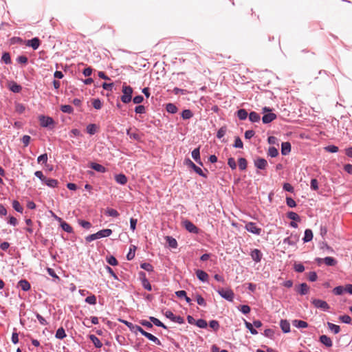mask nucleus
<instances>
[{"instance_id": "69168bd1", "label": "nucleus", "mask_w": 352, "mask_h": 352, "mask_svg": "<svg viewBox=\"0 0 352 352\" xmlns=\"http://www.w3.org/2000/svg\"><path fill=\"white\" fill-rule=\"evenodd\" d=\"M1 60L6 64H10L11 63V58H10V54L6 52H3L2 54Z\"/></svg>"}, {"instance_id": "6e6552de", "label": "nucleus", "mask_w": 352, "mask_h": 352, "mask_svg": "<svg viewBox=\"0 0 352 352\" xmlns=\"http://www.w3.org/2000/svg\"><path fill=\"white\" fill-rule=\"evenodd\" d=\"M182 226L184 228L191 234H198L201 230L193 223L188 219H185L182 221Z\"/></svg>"}, {"instance_id": "a18cd8bd", "label": "nucleus", "mask_w": 352, "mask_h": 352, "mask_svg": "<svg viewBox=\"0 0 352 352\" xmlns=\"http://www.w3.org/2000/svg\"><path fill=\"white\" fill-rule=\"evenodd\" d=\"M107 263L112 266H116L118 265V261L116 258L113 255H109L106 257Z\"/></svg>"}, {"instance_id": "f8f14e48", "label": "nucleus", "mask_w": 352, "mask_h": 352, "mask_svg": "<svg viewBox=\"0 0 352 352\" xmlns=\"http://www.w3.org/2000/svg\"><path fill=\"white\" fill-rule=\"evenodd\" d=\"M299 240V236L296 233H291L289 237L285 238L283 240V243L287 244L289 245H295Z\"/></svg>"}, {"instance_id": "603ef678", "label": "nucleus", "mask_w": 352, "mask_h": 352, "mask_svg": "<svg viewBox=\"0 0 352 352\" xmlns=\"http://www.w3.org/2000/svg\"><path fill=\"white\" fill-rule=\"evenodd\" d=\"M344 292H345V287L342 285L337 286L333 289V293L336 296H341Z\"/></svg>"}, {"instance_id": "aec40b11", "label": "nucleus", "mask_w": 352, "mask_h": 352, "mask_svg": "<svg viewBox=\"0 0 352 352\" xmlns=\"http://www.w3.org/2000/svg\"><path fill=\"white\" fill-rule=\"evenodd\" d=\"M56 219H57L59 221H60V228L67 233H73L74 230L72 227L66 221H62V219L56 216Z\"/></svg>"}, {"instance_id": "8fccbe9b", "label": "nucleus", "mask_w": 352, "mask_h": 352, "mask_svg": "<svg viewBox=\"0 0 352 352\" xmlns=\"http://www.w3.org/2000/svg\"><path fill=\"white\" fill-rule=\"evenodd\" d=\"M238 162L239 168L241 170H244L247 168L248 162L244 157H239Z\"/></svg>"}, {"instance_id": "13d9d810", "label": "nucleus", "mask_w": 352, "mask_h": 352, "mask_svg": "<svg viewBox=\"0 0 352 352\" xmlns=\"http://www.w3.org/2000/svg\"><path fill=\"white\" fill-rule=\"evenodd\" d=\"M85 302H87L89 305H95L97 302L96 296L94 294H91V295L87 296L85 298Z\"/></svg>"}, {"instance_id": "f3484780", "label": "nucleus", "mask_w": 352, "mask_h": 352, "mask_svg": "<svg viewBox=\"0 0 352 352\" xmlns=\"http://www.w3.org/2000/svg\"><path fill=\"white\" fill-rule=\"evenodd\" d=\"M296 290L300 295L305 296L309 292V287L307 283H302L296 287Z\"/></svg>"}, {"instance_id": "e433bc0d", "label": "nucleus", "mask_w": 352, "mask_h": 352, "mask_svg": "<svg viewBox=\"0 0 352 352\" xmlns=\"http://www.w3.org/2000/svg\"><path fill=\"white\" fill-rule=\"evenodd\" d=\"M137 248L135 245H131L129 247V252L127 253L126 258L127 261H131L134 258L135 255V250Z\"/></svg>"}, {"instance_id": "f704fd0d", "label": "nucleus", "mask_w": 352, "mask_h": 352, "mask_svg": "<svg viewBox=\"0 0 352 352\" xmlns=\"http://www.w3.org/2000/svg\"><path fill=\"white\" fill-rule=\"evenodd\" d=\"M236 116L240 120H245L249 116V113L245 109H239L236 111Z\"/></svg>"}, {"instance_id": "bb28decb", "label": "nucleus", "mask_w": 352, "mask_h": 352, "mask_svg": "<svg viewBox=\"0 0 352 352\" xmlns=\"http://www.w3.org/2000/svg\"><path fill=\"white\" fill-rule=\"evenodd\" d=\"M166 242L168 243V247L172 249H176L178 246L177 240L171 236H166L165 237Z\"/></svg>"}, {"instance_id": "ddd939ff", "label": "nucleus", "mask_w": 352, "mask_h": 352, "mask_svg": "<svg viewBox=\"0 0 352 352\" xmlns=\"http://www.w3.org/2000/svg\"><path fill=\"white\" fill-rule=\"evenodd\" d=\"M88 166L98 173H104L107 171L104 166L94 162H89Z\"/></svg>"}, {"instance_id": "e2e57ef3", "label": "nucleus", "mask_w": 352, "mask_h": 352, "mask_svg": "<svg viewBox=\"0 0 352 352\" xmlns=\"http://www.w3.org/2000/svg\"><path fill=\"white\" fill-rule=\"evenodd\" d=\"M233 147L238 148H243V143L241 139L239 136L235 137L234 142L233 144Z\"/></svg>"}, {"instance_id": "c03bdc74", "label": "nucleus", "mask_w": 352, "mask_h": 352, "mask_svg": "<svg viewBox=\"0 0 352 352\" xmlns=\"http://www.w3.org/2000/svg\"><path fill=\"white\" fill-rule=\"evenodd\" d=\"M244 324H245V327L250 331V332L252 335L258 334V331L254 328V326L253 325V323L252 324L250 322H248L247 320H244Z\"/></svg>"}, {"instance_id": "20e7f679", "label": "nucleus", "mask_w": 352, "mask_h": 352, "mask_svg": "<svg viewBox=\"0 0 352 352\" xmlns=\"http://www.w3.org/2000/svg\"><path fill=\"white\" fill-rule=\"evenodd\" d=\"M38 120L40 122V125L43 128L53 129L55 126V122L52 117L40 115L38 116Z\"/></svg>"}, {"instance_id": "774afa93", "label": "nucleus", "mask_w": 352, "mask_h": 352, "mask_svg": "<svg viewBox=\"0 0 352 352\" xmlns=\"http://www.w3.org/2000/svg\"><path fill=\"white\" fill-rule=\"evenodd\" d=\"M15 110L18 113L21 114L25 111V107L22 103L16 102L15 104Z\"/></svg>"}, {"instance_id": "423d86ee", "label": "nucleus", "mask_w": 352, "mask_h": 352, "mask_svg": "<svg viewBox=\"0 0 352 352\" xmlns=\"http://www.w3.org/2000/svg\"><path fill=\"white\" fill-rule=\"evenodd\" d=\"M184 164L188 167L192 168L199 176L207 178V175L204 173L201 168L197 166L190 159L186 158L184 160Z\"/></svg>"}, {"instance_id": "bf43d9fd", "label": "nucleus", "mask_w": 352, "mask_h": 352, "mask_svg": "<svg viewBox=\"0 0 352 352\" xmlns=\"http://www.w3.org/2000/svg\"><path fill=\"white\" fill-rule=\"evenodd\" d=\"M12 207L18 212L22 213L23 211V208L17 200H13Z\"/></svg>"}, {"instance_id": "a211bd4d", "label": "nucleus", "mask_w": 352, "mask_h": 352, "mask_svg": "<svg viewBox=\"0 0 352 352\" xmlns=\"http://www.w3.org/2000/svg\"><path fill=\"white\" fill-rule=\"evenodd\" d=\"M191 155L193 160L200 166H203V162L201 160L200 157V148L199 146L197 148H195L192 152Z\"/></svg>"}, {"instance_id": "6ab92c4d", "label": "nucleus", "mask_w": 352, "mask_h": 352, "mask_svg": "<svg viewBox=\"0 0 352 352\" xmlns=\"http://www.w3.org/2000/svg\"><path fill=\"white\" fill-rule=\"evenodd\" d=\"M197 278L202 283H207L208 281V274L202 270H197L195 272Z\"/></svg>"}, {"instance_id": "79ce46f5", "label": "nucleus", "mask_w": 352, "mask_h": 352, "mask_svg": "<svg viewBox=\"0 0 352 352\" xmlns=\"http://www.w3.org/2000/svg\"><path fill=\"white\" fill-rule=\"evenodd\" d=\"M181 117L183 120H189L193 117V113L190 109H184L181 113Z\"/></svg>"}, {"instance_id": "680f3d73", "label": "nucleus", "mask_w": 352, "mask_h": 352, "mask_svg": "<svg viewBox=\"0 0 352 352\" xmlns=\"http://www.w3.org/2000/svg\"><path fill=\"white\" fill-rule=\"evenodd\" d=\"M324 150L331 153H337L339 151V148L337 146L334 144H330L324 147Z\"/></svg>"}, {"instance_id": "37998d69", "label": "nucleus", "mask_w": 352, "mask_h": 352, "mask_svg": "<svg viewBox=\"0 0 352 352\" xmlns=\"http://www.w3.org/2000/svg\"><path fill=\"white\" fill-rule=\"evenodd\" d=\"M287 217L288 219L292 220L293 221L299 222L301 220L300 216L297 213H296L293 211H289L287 213Z\"/></svg>"}, {"instance_id": "dca6fc26", "label": "nucleus", "mask_w": 352, "mask_h": 352, "mask_svg": "<svg viewBox=\"0 0 352 352\" xmlns=\"http://www.w3.org/2000/svg\"><path fill=\"white\" fill-rule=\"evenodd\" d=\"M41 45V41L38 37H34L26 42V45L32 47L33 50H37Z\"/></svg>"}, {"instance_id": "5701e85b", "label": "nucleus", "mask_w": 352, "mask_h": 352, "mask_svg": "<svg viewBox=\"0 0 352 352\" xmlns=\"http://www.w3.org/2000/svg\"><path fill=\"white\" fill-rule=\"evenodd\" d=\"M292 149V146L290 142H284L281 143V154L283 155H287L290 152Z\"/></svg>"}, {"instance_id": "412c9836", "label": "nucleus", "mask_w": 352, "mask_h": 352, "mask_svg": "<svg viewBox=\"0 0 352 352\" xmlns=\"http://www.w3.org/2000/svg\"><path fill=\"white\" fill-rule=\"evenodd\" d=\"M8 89L14 94H18L21 91L22 86L14 81H10L8 83Z\"/></svg>"}, {"instance_id": "864d4df0", "label": "nucleus", "mask_w": 352, "mask_h": 352, "mask_svg": "<svg viewBox=\"0 0 352 352\" xmlns=\"http://www.w3.org/2000/svg\"><path fill=\"white\" fill-rule=\"evenodd\" d=\"M208 325L211 329H213L214 331H217L220 327L219 321L216 320H210Z\"/></svg>"}, {"instance_id": "7c9ffc66", "label": "nucleus", "mask_w": 352, "mask_h": 352, "mask_svg": "<svg viewBox=\"0 0 352 352\" xmlns=\"http://www.w3.org/2000/svg\"><path fill=\"white\" fill-rule=\"evenodd\" d=\"M324 263L329 267H333L337 265L338 261L332 256H326L323 258Z\"/></svg>"}, {"instance_id": "5fc2aeb1", "label": "nucleus", "mask_w": 352, "mask_h": 352, "mask_svg": "<svg viewBox=\"0 0 352 352\" xmlns=\"http://www.w3.org/2000/svg\"><path fill=\"white\" fill-rule=\"evenodd\" d=\"M267 155L271 157H276L278 155V151L276 147L270 146L268 148Z\"/></svg>"}, {"instance_id": "cd10ccee", "label": "nucleus", "mask_w": 352, "mask_h": 352, "mask_svg": "<svg viewBox=\"0 0 352 352\" xmlns=\"http://www.w3.org/2000/svg\"><path fill=\"white\" fill-rule=\"evenodd\" d=\"M280 327L283 333H287L290 332V324L287 320H285V319L280 320Z\"/></svg>"}, {"instance_id": "b1692460", "label": "nucleus", "mask_w": 352, "mask_h": 352, "mask_svg": "<svg viewBox=\"0 0 352 352\" xmlns=\"http://www.w3.org/2000/svg\"><path fill=\"white\" fill-rule=\"evenodd\" d=\"M17 287L23 291L28 292L31 289L30 283L25 279H21L18 282Z\"/></svg>"}, {"instance_id": "de8ad7c7", "label": "nucleus", "mask_w": 352, "mask_h": 352, "mask_svg": "<svg viewBox=\"0 0 352 352\" xmlns=\"http://www.w3.org/2000/svg\"><path fill=\"white\" fill-rule=\"evenodd\" d=\"M140 268L147 271L148 272H152L154 271L153 266L151 263L146 262L140 263Z\"/></svg>"}, {"instance_id": "58836bf2", "label": "nucleus", "mask_w": 352, "mask_h": 352, "mask_svg": "<svg viewBox=\"0 0 352 352\" xmlns=\"http://www.w3.org/2000/svg\"><path fill=\"white\" fill-rule=\"evenodd\" d=\"M60 110L65 113L72 114L74 113V108L69 104L60 105Z\"/></svg>"}, {"instance_id": "ea45409f", "label": "nucleus", "mask_w": 352, "mask_h": 352, "mask_svg": "<svg viewBox=\"0 0 352 352\" xmlns=\"http://www.w3.org/2000/svg\"><path fill=\"white\" fill-rule=\"evenodd\" d=\"M166 110L168 113L174 114L177 112V106L173 103H167L166 104Z\"/></svg>"}, {"instance_id": "338daca9", "label": "nucleus", "mask_w": 352, "mask_h": 352, "mask_svg": "<svg viewBox=\"0 0 352 352\" xmlns=\"http://www.w3.org/2000/svg\"><path fill=\"white\" fill-rule=\"evenodd\" d=\"M286 204L289 208H295L296 206V202L294 201V199L289 196L286 197Z\"/></svg>"}, {"instance_id": "39448f33", "label": "nucleus", "mask_w": 352, "mask_h": 352, "mask_svg": "<svg viewBox=\"0 0 352 352\" xmlns=\"http://www.w3.org/2000/svg\"><path fill=\"white\" fill-rule=\"evenodd\" d=\"M216 291L223 299L229 302L233 301L234 298V293L231 289L219 287Z\"/></svg>"}, {"instance_id": "7ed1b4c3", "label": "nucleus", "mask_w": 352, "mask_h": 352, "mask_svg": "<svg viewBox=\"0 0 352 352\" xmlns=\"http://www.w3.org/2000/svg\"><path fill=\"white\" fill-rule=\"evenodd\" d=\"M263 113H264L262 117V122L263 124H270L276 119L277 116L274 113L272 112V109L268 107H264L262 109Z\"/></svg>"}, {"instance_id": "473e14b6", "label": "nucleus", "mask_w": 352, "mask_h": 352, "mask_svg": "<svg viewBox=\"0 0 352 352\" xmlns=\"http://www.w3.org/2000/svg\"><path fill=\"white\" fill-rule=\"evenodd\" d=\"M148 319L151 322L153 325L155 324V326H157L158 327H162L164 329H167V327L162 322H161L158 318H157L154 316H150L148 318Z\"/></svg>"}, {"instance_id": "a878e982", "label": "nucleus", "mask_w": 352, "mask_h": 352, "mask_svg": "<svg viewBox=\"0 0 352 352\" xmlns=\"http://www.w3.org/2000/svg\"><path fill=\"white\" fill-rule=\"evenodd\" d=\"M114 178L116 182L120 185H125L128 181L126 176L123 173L116 174Z\"/></svg>"}, {"instance_id": "4468645a", "label": "nucleus", "mask_w": 352, "mask_h": 352, "mask_svg": "<svg viewBox=\"0 0 352 352\" xmlns=\"http://www.w3.org/2000/svg\"><path fill=\"white\" fill-rule=\"evenodd\" d=\"M255 167L259 170H265L267 166V162L263 157H258L254 162Z\"/></svg>"}, {"instance_id": "a19ab883", "label": "nucleus", "mask_w": 352, "mask_h": 352, "mask_svg": "<svg viewBox=\"0 0 352 352\" xmlns=\"http://www.w3.org/2000/svg\"><path fill=\"white\" fill-rule=\"evenodd\" d=\"M98 126L96 124H89L86 127V131L88 134L93 135L97 131Z\"/></svg>"}, {"instance_id": "0eeeda50", "label": "nucleus", "mask_w": 352, "mask_h": 352, "mask_svg": "<svg viewBox=\"0 0 352 352\" xmlns=\"http://www.w3.org/2000/svg\"><path fill=\"white\" fill-rule=\"evenodd\" d=\"M311 302L316 308L320 309L324 311H329L330 309L329 305L325 300L321 299L312 298Z\"/></svg>"}, {"instance_id": "c85d7f7f", "label": "nucleus", "mask_w": 352, "mask_h": 352, "mask_svg": "<svg viewBox=\"0 0 352 352\" xmlns=\"http://www.w3.org/2000/svg\"><path fill=\"white\" fill-rule=\"evenodd\" d=\"M43 184H45L50 188H56L58 184V181L56 179L46 177Z\"/></svg>"}, {"instance_id": "3c124183", "label": "nucleus", "mask_w": 352, "mask_h": 352, "mask_svg": "<svg viewBox=\"0 0 352 352\" xmlns=\"http://www.w3.org/2000/svg\"><path fill=\"white\" fill-rule=\"evenodd\" d=\"M328 328L333 331L335 334H337L340 331V327L339 325L335 324L333 323H331L330 322H327Z\"/></svg>"}, {"instance_id": "9d476101", "label": "nucleus", "mask_w": 352, "mask_h": 352, "mask_svg": "<svg viewBox=\"0 0 352 352\" xmlns=\"http://www.w3.org/2000/svg\"><path fill=\"white\" fill-rule=\"evenodd\" d=\"M118 321L124 324L132 333H137V332H140L141 333L143 329L140 326L134 324L132 322H129L126 320L118 318Z\"/></svg>"}, {"instance_id": "f03ea898", "label": "nucleus", "mask_w": 352, "mask_h": 352, "mask_svg": "<svg viewBox=\"0 0 352 352\" xmlns=\"http://www.w3.org/2000/svg\"><path fill=\"white\" fill-rule=\"evenodd\" d=\"M122 95L120 97L121 101L124 104H128L132 100V95L133 93V88L124 83L122 87Z\"/></svg>"}, {"instance_id": "393cba45", "label": "nucleus", "mask_w": 352, "mask_h": 352, "mask_svg": "<svg viewBox=\"0 0 352 352\" xmlns=\"http://www.w3.org/2000/svg\"><path fill=\"white\" fill-rule=\"evenodd\" d=\"M319 341L327 347H331L333 345L331 339L326 335L320 336Z\"/></svg>"}, {"instance_id": "49530a36", "label": "nucleus", "mask_w": 352, "mask_h": 352, "mask_svg": "<svg viewBox=\"0 0 352 352\" xmlns=\"http://www.w3.org/2000/svg\"><path fill=\"white\" fill-rule=\"evenodd\" d=\"M105 214L112 217H118L120 215L119 212L116 209L110 208L106 209Z\"/></svg>"}, {"instance_id": "2eb2a0df", "label": "nucleus", "mask_w": 352, "mask_h": 352, "mask_svg": "<svg viewBox=\"0 0 352 352\" xmlns=\"http://www.w3.org/2000/svg\"><path fill=\"white\" fill-rule=\"evenodd\" d=\"M141 334L143 336L146 337L150 341H151V342H154L155 344H156L157 345H160V346L162 345L161 341L157 337H155L153 334H151V333L144 331V329H142V331L141 332Z\"/></svg>"}, {"instance_id": "c756f323", "label": "nucleus", "mask_w": 352, "mask_h": 352, "mask_svg": "<svg viewBox=\"0 0 352 352\" xmlns=\"http://www.w3.org/2000/svg\"><path fill=\"white\" fill-rule=\"evenodd\" d=\"M248 118L249 120L253 123L259 122L261 120V116L259 113L254 111H250L248 116Z\"/></svg>"}, {"instance_id": "4be33fe9", "label": "nucleus", "mask_w": 352, "mask_h": 352, "mask_svg": "<svg viewBox=\"0 0 352 352\" xmlns=\"http://www.w3.org/2000/svg\"><path fill=\"white\" fill-rule=\"evenodd\" d=\"M250 256L254 262L258 263L261 261L263 254L260 250L254 249L253 250H252Z\"/></svg>"}, {"instance_id": "6e6d98bb", "label": "nucleus", "mask_w": 352, "mask_h": 352, "mask_svg": "<svg viewBox=\"0 0 352 352\" xmlns=\"http://www.w3.org/2000/svg\"><path fill=\"white\" fill-rule=\"evenodd\" d=\"M195 299L199 305L202 306L204 307H206V305H207L205 299L200 294H196Z\"/></svg>"}, {"instance_id": "f257e3e1", "label": "nucleus", "mask_w": 352, "mask_h": 352, "mask_svg": "<svg viewBox=\"0 0 352 352\" xmlns=\"http://www.w3.org/2000/svg\"><path fill=\"white\" fill-rule=\"evenodd\" d=\"M113 231L111 229L106 228L99 230L98 232L89 234L85 237V241L90 243L96 239L108 237L111 235Z\"/></svg>"}, {"instance_id": "0e129e2a", "label": "nucleus", "mask_w": 352, "mask_h": 352, "mask_svg": "<svg viewBox=\"0 0 352 352\" xmlns=\"http://www.w3.org/2000/svg\"><path fill=\"white\" fill-rule=\"evenodd\" d=\"M227 128L226 126H221L217 133V138L218 139H221L226 133Z\"/></svg>"}, {"instance_id": "4c0bfd02", "label": "nucleus", "mask_w": 352, "mask_h": 352, "mask_svg": "<svg viewBox=\"0 0 352 352\" xmlns=\"http://www.w3.org/2000/svg\"><path fill=\"white\" fill-rule=\"evenodd\" d=\"M67 336V334L65 333V331L63 327H59L55 334V338L59 340H63Z\"/></svg>"}, {"instance_id": "c9c22d12", "label": "nucleus", "mask_w": 352, "mask_h": 352, "mask_svg": "<svg viewBox=\"0 0 352 352\" xmlns=\"http://www.w3.org/2000/svg\"><path fill=\"white\" fill-rule=\"evenodd\" d=\"M292 324L295 327L298 329H303L308 327V323L301 320H294L292 321Z\"/></svg>"}, {"instance_id": "9b49d317", "label": "nucleus", "mask_w": 352, "mask_h": 352, "mask_svg": "<svg viewBox=\"0 0 352 352\" xmlns=\"http://www.w3.org/2000/svg\"><path fill=\"white\" fill-rule=\"evenodd\" d=\"M139 276H140V279L141 280L142 287L147 291L151 292L152 290V286H151V283H149L148 278H146L145 272H144L142 271L140 272Z\"/></svg>"}, {"instance_id": "4d7b16f0", "label": "nucleus", "mask_w": 352, "mask_h": 352, "mask_svg": "<svg viewBox=\"0 0 352 352\" xmlns=\"http://www.w3.org/2000/svg\"><path fill=\"white\" fill-rule=\"evenodd\" d=\"M195 325L201 329H206L208 327V322L206 320L200 318L196 320Z\"/></svg>"}, {"instance_id": "09e8293b", "label": "nucleus", "mask_w": 352, "mask_h": 352, "mask_svg": "<svg viewBox=\"0 0 352 352\" xmlns=\"http://www.w3.org/2000/svg\"><path fill=\"white\" fill-rule=\"evenodd\" d=\"M237 309L245 315L248 314L251 311L250 307L248 305H241L237 307Z\"/></svg>"}, {"instance_id": "1a4fd4ad", "label": "nucleus", "mask_w": 352, "mask_h": 352, "mask_svg": "<svg viewBox=\"0 0 352 352\" xmlns=\"http://www.w3.org/2000/svg\"><path fill=\"white\" fill-rule=\"evenodd\" d=\"M245 229L248 232L256 235H260L262 232V229L258 227L256 223L252 221L245 223Z\"/></svg>"}, {"instance_id": "2f4dec72", "label": "nucleus", "mask_w": 352, "mask_h": 352, "mask_svg": "<svg viewBox=\"0 0 352 352\" xmlns=\"http://www.w3.org/2000/svg\"><path fill=\"white\" fill-rule=\"evenodd\" d=\"M313 237L314 234L312 230L311 229L307 228L305 230L302 241L304 243H308L313 239Z\"/></svg>"}, {"instance_id": "052dcab7", "label": "nucleus", "mask_w": 352, "mask_h": 352, "mask_svg": "<svg viewBox=\"0 0 352 352\" xmlns=\"http://www.w3.org/2000/svg\"><path fill=\"white\" fill-rule=\"evenodd\" d=\"M93 107L97 110L100 109L102 107V102L100 98H94L92 100Z\"/></svg>"}, {"instance_id": "72a5a7b5", "label": "nucleus", "mask_w": 352, "mask_h": 352, "mask_svg": "<svg viewBox=\"0 0 352 352\" xmlns=\"http://www.w3.org/2000/svg\"><path fill=\"white\" fill-rule=\"evenodd\" d=\"M89 340L94 344L95 347L97 349H100L102 346V344L100 340L94 334L89 335Z\"/></svg>"}]
</instances>
